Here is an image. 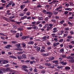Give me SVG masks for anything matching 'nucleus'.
I'll use <instances>...</instances> for the list:
<instances>
[{"instance_id":"obj_1","label":"nucleus","mask_w":74,"mask_h":74,"mask_svg":"<svg viewBox=\"0 0 74 74\" xmlns=\"http://www.w3.org/2000/svg\"><path fill=\"white\" fill-rule=\"evenodd\" d=\"M46 27H47V31H49L53 28V24H47L44 27V28H46Z\"/></svg>"},{"instance_id":"obj_2","label":"nucleus","mask_w":74,"mask_h":74,"mask_svg":"<svg viewBox=\"0 0 74 74\" xmlns=\"http://www.w3.org/2000/svg\"><path fill=\"white\" fill-rule=\"evenodd\" d=\"M66 58L68 59H71V60H69V62L71 63H74V57L72 56L71 57L70 56H69L68 57H66Z\"/></svg>"},{"instance_id":"obj_3","label":"nucleus","mask_w":74,"mask_h":74,"mask_svg":"<svg viewBox=\"0 0 74 74\" xmlns=\"http://www.w3.org/2000/svg\"><path fill=\"white\" fill-rule=\"evenodd\" d=\"M41 55L42 56H48L49 55V53H42Z\"/></svg>"},{"instance_id":"obj_4","label":"nucleus","mask_w":74,"mask_h":74,"mask_svg":"<svg viewBox=\"0 0 74 74\" xmlns=\"http://www.w3.org/2000/svg\"><path fill=\"white\" fill-rule=\"evenodd\" d=\"M59 61L58 60H53L52 61V63H55L56 64H58Z\"/></svg>"},{"instance_id":"obj_5","label":"nucleus","mask_w":74,"mask_h":74,"mask_svg":"<svg viewBox=\"0 0 74 74\" xmlns=\"http://www.w3.org/2000/svg\"><path fill=\"white\" fill-rule=\"evenodd\" d=\"M53 31L52 32V33H56V32H58V30H57V28H54L53 29Z\"/></svg>"},{"instance_id":"obj_6","label":"nucleus","mask_w":74,"mask_h":74,"mask_svg":"<svg viewBox=\"0 0 74 74\" xmlns=\"http://www.w3.org/2000/svg\"><path fill=\"white\" fill-rule=\"evenodd\" d=\"M12 46L11 45H7V46H5L6 49H10V47H12Z\"/></svg>"},{"instance_id":"obj_7","label":"nucleus","mask_w":74,"mask_h":74,"mask_svg":"<svg viewBox=\"0 0 74 74\" xmlns=\"http://www.w3.org/2000/svg\"><path fill=\"white\" fill-rule=\"evenodd\" d=\"M34 42L33 41H30L28 43V44L29 45H32L34 44Z\"/></svg>"},{"instance_id":"obj_8","label":"nucleus","mask_w":74,"mask_h":74,"mask_svg":"<svg viewBox=\"0 0 74 74\" xmlns=\"http://www.w3.org/2000/svg\"><path fill=\"white\" fill-rule=\"evenodd\" d=\"M60 44V43L59 42L53 43V47H56V46H57V45H59Z\"/></svg>"},{"instance_id":"obj_9","label":"nucleus","mask_w":74,"mask_h":74,"mask_svg":"<svg viewBox=\"0 0 74 74\" xmlns=\"http://www.w3.org/2000/svg\"><path fill=\"white\" fill-rule=\"evenodd\" d=\"M22 59H26V55L23 54L21 56Z\"/></svg>"},{"instance_id":"obj_10","label":"nucleus","mask_w":74,"mask_h":74,"mask_svg":"<svg viewBox=\"0 0 74 74\" xmlns=\"http://www.w3.org/2000/svg\"><path fill=\"white\" fill-rule=\"evenodd\" d=\"M45 66H51V64L50 63H45Z\"/></svg>"},{"instance_id":"obj_11","label":"nucleus","mask_w":74,"mask_h":74,"mask_svg":"<svg viewBox=\"0 0 74 74\" xmlns=\"http://www.w3.org/2000/svg\"><path fill=\"white\" fill-rule=\"evenodd\" d=\"M9 57L10 58H12V59H17V58L16 57L12 56H10Z\"/></svg>"},{"instance_id":"obj_12","label":"nucleus","mask_w":74,"mask_h":74,"mask_svg":"<svg viewBox=\"0 0 74 74\" xmlns=\"http://www.w3.org/2000/svg\"><path fill=\"white\" fill-rule=\"evenodd\" d=\"M8 63V61H7L6 60H5L2 63H3V64H6Z\"/></svg>"},{"instance_id":"obj_13","label":"nucleus","mask_w":74,"mask_h":74,"mask_svg":"<svg viewBox=\"0 0 74 74\" xmlns=\"http://www.w3.org/2000/svg\"><path fill=\"white\" fill-rule=\"evenodd\" d=\"M38 40L39 41H42V42H43V41H45L43 38H40V39H38Z\"/></svg>"},{"instance_id":"obj_14","label":"nucleus","mask_w":74,"mask_h":74,"mask_svg":"<svg viewBox=\"0 0 74 74\" xmlns=\"http://www.w3.org/2000/svg\"><path fill=\"white\" fill-rule=\"evenodd\" d=\"M65 10H66L67 11H71V10H72V9L71 8H65Z\"/></svg>"},{"instance_id":"obj_15","label":"nucleus","mask_w":74,"mask_h":74,"mask_svg":"<svg viewBox=\"0 0 74 74\" xmlns=\"http://www.w3.org/2000/svg\"><path fill=\"white\" fill-rule=\"evenodd\" d=\"M45 52V50L43 49H41L40 50V52L41 53H42L43 52Z\"/></svg>"},{"instance_id":"obj_16","label":"nucleus","mask_w":74,"mask_h":74,"mask_svg":"<svg viewBox=\"0 0 74 74\" xmlns=\"http://www.w3.org/2000/svg\"><path fill=\"white\" fill-rule=\"evenodd\" d=\"M32 27V29H36V30H38V27L37 26H35L33 27Z\"/></svg>"},{"instance_id":"obj_17","label":"nucleus","mask_w":74,"mask_h":74,"mask_svg":"<svg viewBox=\"0 0 74 74\" xmlns=\"http://www.w3.org/2000/svg\"><path fill=\"white\" fill-rule=\"evenodd\" d=\"M16 46L17 48H21V44H16L15 45Z\"/></svg>"},{"instance_id":"obj_18","label":"nucleus","mask_w":74,"mask_h":74,"mask_svg":"<svg viewBox=\"0 0 74 74\" xmlns=\"http://www.w3.org/2000/svg\"><path fill=\"white\" fill-rule=\"evenodd\" d=\"M38 19L40 21H42V20L44 19V18L41 17H39L38 18Z\"/></svg>"},{"instance_id":"obj_19","label":"nucleus","mask_w":74,"mask_h":74,"mask_svg":"<svg viewBox=\"0 0 74 74\" xmlns=\"http://www.w3.org/2000/svg\"><path fill=\"white\" fill-rule=\"evenodd\" d=\"M65 69L69 70L70 69V67L69 66H66L65 67Z\"/></svg>"},{"instance_id":"obj_20","label":"nucleus","mask_w":74,"mask_h":74,"mask_svg":"<svg viewBox=\"0 0 74 74\" xmlns=\"http://www.w3.org/2000/svg\"><path fill=\"white\" fill-rule=\"evenodd\" d=\"M22 22H18V21H16V22H15V23L16 25H19V24H20V23H22Z\"/></svg>"},{"instance_id":"obj_21","label":"nucleus","mask_w":74,"mask_h":74,"mask_svg":"<svg viewBox=\"0 0 74 74\" xmlns=\"http://www.w3.org/2000/svg\"><path fill=\"white\" fill-rule=\"evenodd\" d=\"M61 8H62V6H60L58 8L56 9L55 10L56 11H58V10H59L61 9Z\"/></svg>"},{"instance_id":"obj_22","label":"nucleus","mask_w":74,"mask_h":74,"mask_svg":"<svg viewBox=\"0 0 74 74\" xmlns=\"http://www.w3.org/2000/svg\"><path fill=\"white\" fill-rule=\"evenodd\" d=\"M38 66L39 69H42L44 68V67L40 65H38Z\"/></svg>"},{"instance_id":"obj_23","label":"nucleus","mask_w":74,"mask_h":74,"mask_svg":"<svg viewBox=\"0 0 74 74\" xmlns=\"http://www.w3.org/2000/svg\"><path fill=\"white\" fill-rule=\"evenodd\" d=\"M10 32L12 33H13V34H15V33H16V31L13 30H10Z\"/></svg>"},{"instance_id":"obj_24","label":"nucleus","mask_w":74,"mask_h":74,"mask_svg":"<svg viewBox=\"0 0 74 74\" xmlns=\"http://www.w3.org/2000/svg\"><path fill=\"white\" fill-rule=\"evenodd\" d=\"M60 52L64 53V49H61L60 50Z\"/></svg>"},{"instance_id":"obj_25","label":"nucleus","mask_w":74,"mask_h":74,"mask_svg":"<svg viewBox=\"0 0 74 74\" xmlns=\"http://www.w3.org/2000/svg\"><path fill=\"white\" fill-rule=\"evenodd\" d=\"M21 45H22L23 46V48H25V47H26V44L22 43L21 44Z\"/></svg>"},{"instance_id":"obj_26","label":"nucleus","mask_w":74,"mask_h":74,"mask_svg":"<svg viewBox=\"0 0 74 74\" xmlns=\"http://www.w3.org/2000/svg\"><path fill=\"white\" fill-rule=\"evenodd\" d=\"M9 70H10V68L5 69V71H9Z\"/></svg>"},{"instance_id":"obj_27","label":"nucleus","mask_w":74,"mask_h":74,"mask_svg":"<svg viewBox=\"0 0 74 74\" xmlns=\"http://www.w3.org/2000/svg\"><path fill=\"white\" fill-rule=\"evenodd\" d=\"M27 18V16H24L22 17L21 18V19H26Z\"/></svg>"},{"instance_id":"obj_28","label":"nucleus","mask_w":74,"mask_h":74,"mask_svg":"<svg viewBox=\"0 0 74 74\" xmlns=\"http://www.w3.org/2000/svg\"><path fill=\"white\" fill-rule=\"evenodd\" d=\"M40 49H41L40 47H37L36 49V50L37 52H39L40 51Z\"/></svg>"},{"instance_id":"obj_29","label":"nucleus","mask_w":74,"mask_h":74,"mask_svg":"<svg viewBox=\"0 0 74 74\" xmlns=\"http://www.w3.org/2000/svg\"><path fill=\"white\" fill-rule=\"evenodd\" d=\"M17 58L18 59H22V56L21 55H20L17 57Z\"/></svg>"},{"instance_id":"obj_30","label":"nucleus","mask_w":74,"mask_h":74,"mask_svg":"<svg viewBox=\"0 0 74 74\" xmlns=\"http://www.w3.org/2000/svg\"><path fill=\"white\" fill-rule=\"evenodd\" d=\"M54 59V57L51 56V58H50V61H51V60H53Z\"/></svg>"},{"instance_id":"obj_31","label":"nucleus","mask_w":74,"mask_h":74,"mask_svg":"<svg viewBox=\"0 0 74 74\" xmlns=\"http://www.w3.org/2000/svg\"><path fill=\"white\" fill-rule=\"evenodd\" d=\"M19 33H17L16 35V37L17 38H18L19 37Z\"/></svg>"},{"instance_id":"obj_32","label":"nucleus","mask_w":74,"mask_h":74,"mask_svg":"<svg viewBox=\"0 0 74 74\" xmlns=\"http://www.w3.org/2000/svg\"><path fill=\"white\" fill-rule=\"evenodd\" d=\"M46 14H47L48 15H51V12H47L46 13Z\"/></svg>"},{"instance_id":"obj_33","label":"nucleus","mask_w":74,"mask_h":74,"mask_svg":"<svg viewBox=\"0 0 74 74\" xmlns=\"http://www.w3.org/2000/svg\"><path fill=\"white\" fill-rule=\"evenodd\" d=\"M69 4H70V5H71V6H74V4H73V2H70Z\"/></svg>"},{"instance_id":"obj_34","label":"nucleus","mask_w":74,"mask_h":74,"mask_svg":"<svg viewBox=\"0 0 74 74\" xmlns=\"http://www.w3.org/2000/svg\"><path fill=\"white\" fill-rule=\"evenodd\" d=\"M61 57L63 58H66V56L64 55H61Z\"/></svg>"},{"instance_id":"obj_35","label":"nucleus","mask_w":74,"mask_h":74,"mask_svg":"<svg viewBox=\"0 0 74 74\" xmlns=\"http://www.w3.org/2000/svg\"><path fill=\"white\" fill-rule=\"evenodd\" d=\"M36 62L35 61H34V60L31 61L30 62V64H33V63H36Z\"/></svg>"},{"instance_id":"obj_36","label":"nucleus","mask_w":74,"mask_h":74,"mask_svg":"<svg viewBox=\"0 0 74 74\" xmlns=\"http://www.w3.org/2000/svg\"><path fill=\"white\" fill-rule=\"evenodd\" d=\"M23 52L22 51H20L17 53V54H20L21 55V54H23Z\"/></svg>"},{"instance_id":"obj_37","label":"nucleus","mask_w":74,"mask_h":74,"mask_svg":"<svg viewBox=\"0 0 74 74\" xmlns=\"http://www.w3.org/2000/svg\"><path fill=\"white\" fill-rule=\"evenodd\" d=\"M19 16H24V14L23 13H20L19 14Z\"/></svg>"},{"instance_id":"obj_38","label":"nucleus","mask_w":74,"mask_h":74,"mask_svg":"<svg viewBox=\"0 0 74 74\" xmlns=\"http://www.w3.org/2000/svg\"><path fill=\"white\" fill-rule=\"evenodd\" d=\"M65 7H69L70 6V4H69V3H66L65 4Z\"/></svg>"},{"instance_id":"obj_39","label":"nucleus","mask_w":74,"mask_h":74,"mask_svg":"<svg viewBox=\"0 0 74 74\" xmlns=\"http://www.w3.org/2000/svg\"><path fill=\"white\" fill-rule=\"evenodd\" d=\"M54 65H53L50 66L49 68H50V69H53L54 68V67H55L54 66Z\"/></svg>"},{"instance_id":"obj_40","label":"nucleus","mask_w":74,"mask_h":74,"mask_svg":"<svg viewBox=\"0 0 74 74\" xmlns=\"http://www.w3.org/2000/svg\"><path fill=\"white\" fill-rule=\"evenodd\" d=\"M23 69H27V66L26 65H23Z\"/></svg>"},{"instance_id":"obj_41","label":"nucleus","mask_w":74,"mask_h":74,"mask_svg":"<svg viewBox=\"0 0 74 74\" xmlns=\"http://www.w3.org/2000/svg\"><path fill=\"white\" fill-rule=\"evenodd\" d=\"M12 44H16L17 42H16V41H12Z\"/></svg>"},{"instance_id":"obj_42","label":"nucleus","mask_w":74,"mask_h":74,"mask_svg":"<svg viewBox=\"0 0 74 74\" xmlns=\"http://www.w3.org/2000/svg\"><path fill=\"white\" fill-rule=\"evenodd\" d=\"M27 36H22L21 37V39H23V40H24V39H25L26 38Z\"/></svg>"},{"instance_id":"obj_43","label":"nucleus","mask_w":74,"mask_h":74,"mask_svg":"<svg viewBox=\"0 0 74 74\" xmlns=\"http://www.w3.org/2000/svg\"><path fill=\"white\" fill-rule=\"evenodd\" d=\"M13 3V1H10V3H8V4L9 5H11Z\"/></svg>"},{"instance_id":"obj_44","label":"nucleus","mask_w":74,"mask_h":74,"mask_svg":"<svg viewBox=\"0 0 74 74\" xmlns=\"http://www.w3.org/2000/svg\"><path fill=\"white\" fill-rule=\"evenodd\" d=\"M47 37V36H44V37H43V39L45 41V40H47V39H46Z\"/></svg>"},{"instance_id":"obj_45","label":"nucleus","mask_w":74,"mask_h":74,"mask_svg":"<svg viewBox=\"0 0 74 74\" xmlns=\"http://www.w3.org/2000/svg\"><path fill=\"white\" fill-rule=\"evenodd\" d=\"M66 64H67V63H66V62H63L62 65H63V66H64L65 65H66Z\"/></svg>"},{"instance_id":"obj_46","label":"nucleus","mask_w":74,"mask_h":74,"mask_svg":"<svg viewBox=\"0 0 74 74\" xmlns=\"http://www.w3.org/2000/svg\"><path fill=\"white\" fill-rule=\"evenodd\" d=\"M34 72H35V73H37V72L38 71V70L37 69H35L34 70Z\"/></svg>"},{"instance_id":"obj_47","label":"nucleus","mask_w":74,"mask_h":74,"mask_svg":"<svg viewBox=\"0 0 74 74\" xmlns=\"http://www.w3.org/2000/svg\"><path fill=\"white\" fill-rule=\"evenodd\" d=\"M67 38L68 39H71V38H72V36H68L67 37Z\"/></svg>"},{"instance_id":"obj_48","label":"nucleus","mask_w":74,"mask_h":74,"mask_svg":"<svg viewBox=\"0 0 74 74\" xmlns=\"http://www.w3.org/2000/svg\"><path fill=\"white\" fill-rule=\"evenodd\" d=\"M10 66V64H7L5 65L4 67H9Z\"/></svg>"},{"instance_id":"obj_49","label":"nucleus","mask_w":74,"mask_h":74,"mask_svg":"<svg viewBox=\"0 0 74 74\" xmlns=\"http://www.w3.org/2000/svg\"><path fill=\"white\" fill-rule=\"evenodd\" d=\"M30 12H27V16H29V15H30Z\"/></svg>"},{"instance_id":"obj_50","label":"nucleus","mask_w":74,"mask_h":74,"mask_svg":"<svg viewBox=\"0 0 74 74\" xmlns=\"http://www.w3.org/2000/svg\"><path fill=\"white\" fill-rule=\"evenodd\" d=\"M29 38L30 41L33 40V38L32 37H29Z\"/></svg>"},{"instance_id":"obj_51","label":"nucleus","mask_w":74,"mask_h":74,"mask_svg":"<svg viewBox=\"0 0 74 74\" xmlns=\"http://www.w3.org/2000/svg\"><path fill=\"white\" fill-rule=\"evenodd\" d=\"M41 48L42 49H45V46L43 45L42 46Z\"/></svg>"},{"instance_id":"obj_52","label":"nucleus","mask_w":74,"mask_h":74,"mask_svg":"<svg viewBox=\"0 0 74 74\" xmlns=\"http://www.w3.org/2000/svg\"><path fill=\"white\" fill-rule=\"evenodd\" d=\"M41 73L42 74H44V73H45V71L44 70L42 71H41Z\"/></svg>"},{"instance_id":"obj_53","label":"nucleus","mask_w":74,"mask_h":74,"mask_svg":"<svg viewBox=\"0 0 74 74\" xmlns=\"http://www.w3.org/2000/svg\"><path fill=\"white\" fill-rule=\"evenodd\" d=\"M18 30L20 31H22L23 30V28H18Z\"/></svg>"},{"instance_id":"obj_54","label":"nucleus","mask_w":74,"mask_h":74,"mask_svg":"<svg viewBox=\"0 0 74 74\" xmlns=\"http://www.w3.org/2000/svg\"><path fill=\"white\" fill-rule=\"evenodd\" d=\"M26 3H30V1L29 0H27L25 1Z\"/></svg>"},{"instance_id":"obj_55","label":"nucleus","mask_w":74,"mask_h":74,"mask_svg":"<svg viewBox=\"0 0 74 74\" xmlns=\"http://www.w3.org/2000/svg\"><path fill=\"white\" fill-rule=\"evenodd\" d=\"M30 58H31V59H32V60H34V59H35L34 57L33 56L31 57Z\"/></svg>"},{"instance_id":"obj_56","label":"nucleus","mask_w":74,"mask_h":74,"mask_svg":"<svg viewBox=\"0 0 74 74\" xmlns=\"http://www.w3.org/2000/svg\"><path fill=\"white\" fill-rule=\"evenodd\" d=\"M57 68L58 69H62L63 68V66H58Z\"/></svg>"},{"instance_id":"obj_57","label":"nucleus","mask_w":74,"mask_h":74,"mask_svg":"<svg viewBox=\"0 0 74 74\" xmlns=\"http://www.w3.org/2000/svg\"><path fill=\"white\" fill-rule=\"evenodd\" d=\"M23 70L25 71H27V72L28 71V70L26 69H23Z\"/></svg>"},{"instance_id":"obj_58","label":"nucleus","mask_w":74,"mask_h":74,"mask_svg":"<svg viewBox=\"0 0 74 74\" xmlns=\"http://www.w3.org/2000/svg\"><path fill=\"white\" fill-rule=\"evenodd\" d=\"M53 14H54L55 15H56V14H58V12H53Z\"/></svg>"},{"instance_id":"obj_59","label":"nucleus","mask_w":74,"mask_h":74,"mask_svg":"<svg viewBox=\"0 0 74 74\" xmlns=\"http://www.w3.org/2000/svg\"><path fill=\"white\" fill-rule=\"evenodd\" d=\"M66 41L67 42H70V41H71V40L70 39H66Z\"/></svg>"},{"instance_id":"obj_60","label":"nucleus","mask_w":74,"mask_h":74,"mask_svg":"<svg viewBox=\"0 0 74 74\" xmlns=\"http://www.w3.org/2000/svg\"><path fill=\"white\" fill-rule=\"evenodd\" d=\"M69 48H70V49H71V48H73V45H69Z\"/></svg>"},{"instance_id":"obj_61","label":"nucleus","mask_w":74,"mask_h":74,"mask_svg":"<svg viewBox=\"0 0 74 74\" xmlns=\"http://www.w3.org/2000/svg\"><path fill=\"white\" fill-rule=\"evenodd\" d=\"M68 12H68V11H66L64 12V14H65V15H66V14H68Z\"/></svg>"},{"instance_id":"obj_62","label":"nucleus","mask_w":74,"mask_h":74,"mask_svg":"<svg viewBox=\"0 0 74 74\" xmlns=\"http://www.w3.org/2000/svg\"><path fill=\"white\" fill-rule=\"evenodd\" d=\"M51 21H52L53 22H55L56 21L55 19H52L51 20Z\"/></svg>"},{"instance_id":"obj_63","label":"nucleus","mask_w":74,"mask_h":74,"mask_svg":"<svg viewBox=\"0 0 74 74\" xmlns=\"http://www.w3.org/2000/svg\"><path fill=\"white\" fill-rule=\"evenodd\" d=\"M68 24L69 25H72V23H70V22L69 21L68 22Z\"/></svg>"},{"instance_id":"obj_64","label":"nucleus","mask_w":74,"mask_h":74,"mask_svg":"<svg viewBox=\"0 0 74 74\" xmlns=\"http://www.w3.org/2000/svg\"><path fill=\"white\" fill-rule=\"evenodd\" d=\"M71 43L72 44H74V41L73 40H72L71 42Z\"/></svg>"}]
</instances>
